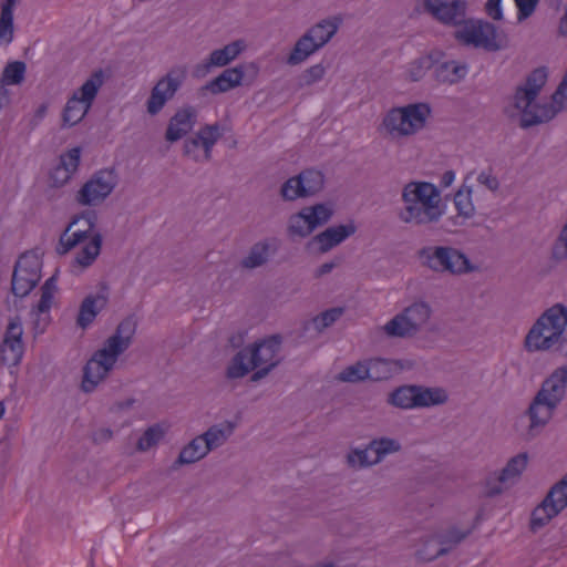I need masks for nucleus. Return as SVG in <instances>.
Masks as SVG:
<instances>
[{"label": "nucleus", "mask_w": 567, "mask_h": 567, "mask_svg": "<svg viewBox=\"0 0 567 567\" xmlns=\"http://www.w3.org/2000/svg\"><path fill=\"white\" fill-rule=\"evenodd\" d=\"M567 327V307L556 303L545 310L525 337L528 352L549 351Z\"/></svg>", "instance_id": "obj_6"}, {"label": "nucleus", "mask_w": 567, "mask_h": 567, "mask_svg": "<svg viewBox=\"0 0 567 567\" xmlns=\"http://www.w3.org/2000/svg\"><path fill=\"white\" fill-rule=\"evenodd\" d=\"M518 8L517 20L518 22H523L527 18H529L538 3V0H514Z\"/></svg>", "instance_id": "obj_57"}, {"label": "nucleus", "mask_w": 567, "mask_h": 567, "mask_svg": "<svg viewBox=\"0 0 567 567\" xmlns=\"http://www.w3.org/2000/svg\"><path fill=\"white\" fill-rule=\"evenodd\" d=\"M449 400L447 392L443 388H429L414 384L415 409L431 408L445 404Z\"/></svg>", "instance_id": "obj_23"}, {"label": "nucleus", "mask_w": 567, "mask_h": 567, "mask_svg": "<svg viewBox=\"0 0 567 567\" xmlns=\"http://www.w3.org/2000/svg\"><path fill=\"white\" fill-rule=\"evenodd\" d=\"M209 453V450L204 442L202 435L193 439L179 453L175 464L186 465L195 463Z\"/></svg>", "instance_id": "obj_29"}, {"label": "nucleus", "mask_w": 567, "mask_h": 567, "mask_svg": "<svg viewBox=\"0 0 567 567\" xmlns=\"http://www.w3.org/2000/svg\"><path fill=\"white\" fill-rule=\"evenodd\" d=\"M340 264H341V258H336L334 260H331L329 262H324V264L320 265L315 272V277L320 278L324 275L330 274Z\"/></svg>", "instance_id": "obj_61"}, {"label": "nucleus", "mask_w": 567, "mask_h": 567, "mask_svg": "<svg viewBox=\"0 0 567 567\" xmlns=\"http://www.w3.org/2000/svg\"><path fill=\"white\" fill-rule=\"evenodd\" d=\"M104 82L103 71L96 70L68 100L62 111V127H72L89 113Z\"/></svg>", "instance_id": "obj_9"}, {"label": "nucleus", "mask_w": 567, "mask_h": 567, "mask_svg": "<svg viewBox=\"0 0 567 567\" xmlns=\"http://www.w3.org/2000/svg\"><path fill=\"white\" fill-rule=\"evenodd\" d=\"M27 65L22 61H12L7 63L4 66L0 84L7 85H19L24 81Z\"/></svg>", "instance_id": "obj_43"}, {"label": "nucleus", "mask_w": 567, "mask_h": 567, "mask_svg": "<svg viewBox=\"0 0 567 567\" xmlns=\"http://www.w3.org/2000/svg\"><path fill=\"white\" fill-rule=\"evenodd\" d=\"M546 497L555 508L554 514H559L567 507V474L550 487Z\"/></svg>", "instance_id": "obj_41"}, {"label": "nucleus", "mask_w": 567, "mask_h": 567, "mask_svg": "<svg viewBox=\"0 0 567 567\" xmlns=\"http://www.w3.org/2000/svg\"><path fill=\"white\" fill-rule=\"evenodd\" d=\"M22 334H23V329H22L21 318L19 316H16L14 318H11L9 320L3 340L22 341Z\"/></svg>", "instance_id": "obj_56"}, {"label": "nucleus", "mask_w": 567, "mask_h": 567, "mask_svg": "<svg viewBox=\"0 0 567 567\" xmlns=\"http://www.w3.org/2000/svg\"><path fill=\"white\" fill-rule=\"evenodd\" d=\"M392 364H399V361H390L381 358L372 359L367 363L368 380L381 381L392 375Z\"/></svg>", "instance_id": "obj_44"}, {"label": "nucleus", "mask_w": 567, "mask_h": 567, "mask_svg": "<svg viewBox=\"0 0 567 567\" xmlns=\"http://www.w3.org/2000/svg\"><path fill=\"white\" fill-rule=\"evenodd\" d=\"M307 215L303 209L299 210L296 214H292L288 220V235L290 237H300L306 238L312 234L313 229L308 221Z\"/></svg>", "instance_id": "obj_42"}, {"label": "nucleus", "mask_w": 567, "mask_h": 567, "mask_svg": "<svg viewBox=\"0 0 567 567\" xmlns=\"http://www.w3.org/2000/svg\"><path fill=\"white\" fill-rule=\"evenodd\" d=\"M23 351V341L3 340L0 346V361L4 365L16 367L21 362Z\"/></svg>", "instance_id": "obj_34"}, {"label": "nucleus", "mask_w": 567, "mask_h": 567, "mask_svg": "<svg viewBox=\"0 0 567 567\" xmlns=\"http://www.w3.org/2000/svg\"><path fill=\"white\" fill-rule=\"evenodd\" d=\"M312 229L327 224L333 216V206L330 203H319L302 208Z\"/></svg>", "instance_id": "obj_32"}, {"label": "nucleus", "mask_w": 567, "mask_h": 567, "mask_svg": "<svg viewBox=\"0 0 567 567\" xmlns=\"http://www.w3.org/2000/svg\"><path fill=\"white\" fill-rule=\"evenodd\" d=\"M246 48L244 40L233 41L221 49H216L210 52L208 59L203 63L195 65L193 75L195 78L206 76L212 68H224L234 61Z\"/></svg>", "instance_id": "obj_16"}, {"label": "nucleus", "mask_w": 567, "mask_h": 567, "mask_svg": "<svg viewBox=\"0 0 567 567\" xmlns=\"http://www.w3.org/2000/svg\"><path fill=\"white\" fill-rule=\"evenodd\" d=\"M136 328V318L133 315L125 317L114 333L104 341L103 347L93 353L83 367L81 390L84 393L93 392L107 378L118 357L131 347Z\"/></svg>", "instance_id": "obj_2"}, {"label": "nucleus", "mask_w": 567, "mask_h": 567, "mask_svg": "<svg viewBox=\"0 0 567 567\" xmlns=\"http://www.w3.org/2000/svg\"><path fill=\"white\" fill-rule=\"evenodd\" d=\"M430 115L431 107L427 103L393 107L384 115L381 126L392 137L409 136L422 130Z\"/></svg>", "instance_id": "obj_7"}, {"label": "nucleus", "mask_w": 567, "mask_h": 567, "mask_svg": "<svg viewBox=\"0 0 567 567\" xmlns=\"http://www.w3.org/2000/svg\"><path fill=\"white\" fill-rule=\"evenodd\" d=\"M117 182L118 176L114 168L100 169L76 192L75 202L82 206H99L112 194Z\"/></svg>", "instance_id": "obj_11"}, {"label": "nucleus", "mask_w": 567, "mask_h": 567, "mask_svg": "<svg viewBox=\"0 0 567 567\" xmlns=\"http://www.w3.org/2000/svg\"><path fill=\"white\" fill-rule=\"evenodd\" d=\"M357 231V227L353 221L346 225H338L328 227L323 231L312 237L309 244H318V250L320 254H326L336 246L340 245L348 237L352 236Z\"/></svg>", "instance_id": "obj_19"}, {"label": "nucleus", "mask_w": 567, "mask_h": 567, "mask_svg": "<svg viewBox=\"0 0 567 567\" xmlns=\"http://www.w3.org/2000/svg\"><path fill=\"white\" fill-rule=\"evenodd\" d=\"M566 389L567 365H563L555 369L551 374L543 381L536 395L559 405L566 395Z\"/></svg>", "instance_id": "obj_18"}, {"label": "nucleus", "mask_w": 567, "mask_h": 567, "mask_svg": "<svg viewBox=\"0 0 567 567\" xmlns=\"http://www.w3.org/2000/svg\"><path fill=\"white\" fill-rule=\"evenodd\" d=\"M557 406L558 405L555 404L554 402H549L545 399H542L538 395H535L525 414L520 419L524 420L525 417H528L529 420V424L520 433V436L525 441H530L535 439L537 435H539L540 432L553 417V414Z\"/></svg>", "instance_id": "obj_15"}, {"label": "nucleus", "mask_w": 567, "mask_h": 567, "mask_svg": "<svg viewBox=\"0 0 567 567\" xmlns=\"http://www.w3.org/2000/svg\"><path fill=\"white\" fill-rule=\"evenodd\" d=\"M401 197L404 207L399 212V218L404 224L431 226L444 214L441 193L432 183L412 181L404 185Z\"/></svg>", "instance_id": "obj_3"}, {"label": "nucleus", "mask_w": 567, "mask_h": 567, "mask_svg": "<svg viewBox=\"0 0 567 567\" xmlns=\"http://www.w3.org/2000/svg\"><path fill=\"white\" fill-rule=\"evenodd\" d=\"M441 56L442 52L435 51L426 55L420 56L419 59L411 62L408 70V75L410 80L413 82H417L421 79H423L427 70L433 68L434 64L439 62Z\"/></svg>", "instance_id": "obj_31"}, {"label": "nucleus", "mask_w": 567, "mask_h": 567, "mask_svg": "<svg viewBox=\"0 0 567 567\" xmlns=\"http://www.w3.org/2000/svg\"><path fill=\"white\" fill-rule=\"evenodd\" d=\"M241 73V84L250 85L258 76L259 66L255 62L241 63L235 66Z\"/></svg>", "instance_id": "obj_53"}, {"label": "nucleus", "mask_w": 567, "mask_h": 567, "mask_svg": "<svg viewBox=\"0 0 567 567\" xmlns=\"http://www.w3.org/2000/svg\"><path fill=\"white\" fill-rule=\"evenodd\" d=\"M326 74V68L321 64H315L308 69H306L298 78V87L302 89L306 86H311L318 81L322 80Z\"/></svg>", "instance_id": "obj_48"}, {"label": "nucleus", "mask_w": 567, "mask_h": 567, "mask_svg": "<svg viewBox=\"0 0 567 567\" xmlns=\"http://www.w3.org/2000/svg\"><path fill=\"white\" fill-rule=\"evenodd\" d=\"M278 250L277 239H264L255 243L246 257H244L239 265L243 269L251 270L265 266L271 255Z\"/></svg>", "instance_id": "obj_20"}, {"label": "nucleus", "mask_w": 567, "mask_h": 567, "mask_svg": "<svg viewBox=\"0 0 567 567\" xmlns=\"http://www.w3.org/2000/svg\"><path fill=\"white\" fill-rule=\"evenodd\" d=\"M320 50L319 45L312 42L307 33L302 34L295 43L293 49L287 58V64L298 65L305 62L310 55Z\"/></svg>", "instance_id": "obj_30"}, {"label": "nucleus", "mask_w": 567, "mask_h": 567, "mask_svg": "<svg viewBox=\"0 0 567 567\" xmlns=\"http://www.w3.org/2000/svg\"><path fill=\"white\" fill-rule=\"evenodd\" d=\"M422 265L435 272L464 275L477 269L465 254L451 246H427L417 251Z\"/></svg>", "instance_id": "obj_8"}, {"label": "nucleus", "mask_w": 567, "mask_h": 567, "mask_svg": "<svg viewBox=\"0 0 567 567\" xmlns=\"http://www.w3.org/2000/svg\"><path fill=\"white\" fill-rule=\"evenodd\" d=\"M276 367H278V362L257 368V370L250 377V382H259L261 379L266 378Z\"/></svg>", "instance_id": "obj_60"}, {"label": "nucleus", "mask_w": 567, "mask_h": 567, "mask_svg": "<svg viewBox=\"0 0 567 567\" xmlns=\"http://www.w3.org/2000/svg\"><path fill=\"white\" fill-rule=\"evenodd\" d=\"M17 0H4L0 14V39L10 43L13 40V8Z\"/></svg>", "instance_id": "obj_38"}, {"label": "nucleus", "mask_w": 567, "mask_h": 567, "mask_svg": "<svg viewBox=\"0 0 567 567\" xmlns=\"http://www.w3.org/2000/svg\"><path fill=\"white\" fill-rule=\"evenodd\" d=\"M97 221V213L86 209L75 215L64 231L61 234L55 248L59 255H65L79 244L89 238Z\"/></svg>", "instance_id": "obj_14"}, {"label": "nucleus", "mask_w": 567, "mask_h": 567, "mask_svg": "<svg viewBox=\"0 0 567 567\" xmlns=\"http://www.w3.org/2000/svg\"><path fill=\"white\" fill-rule=\"evenodd\" d=\"M472 533V528L461 532L457 528H451L446 534L439 536V544L441 547L435 555L427 557L424 550H419L417 556L421 559L431 561L437 557L449 554L457 544L464 540Z\"/></svg>", "instance_id": "obj_26"}, {"label": "nucleus", "mask_w": 567, "mask_h": 567, "mask_svg": "<svg viewBox=\"0 0 567 567\" xmlns=\"http://www.w3.org/2000/svg\"><path fill=\"white\" fill-rule=\"evenodd\" d=\"M454 203L458 214L449 218L444 224V228L450 231L452 227L463 225V223L458 221L460 218L467 219L474 215L475 208L472 202V187L463 184L454 196Z\"/></svg>", "instance_id": "obj_22"}, {"label": "nucleus", "mask_w": 567, "mask_h": 567, "mask_svg": "<svg viewBox=\"0 0 567 567\" xmlns=\"http://www.w3.org/2000/svg\"><path fill=\"white\" fill-rule=\"evenodd\" d=\"M107 297L104 295H89L86 296L79 309L76 317V324L81 329H86L96 318V316L106 307Z\"/></svg>", "instance_id": "obj_21"}, {"label": "nucleus", "mask_w": 567, "mask_h": 567, "mask_svg": "<svg viewBox=\"0 0 567 567\" xmlns=\"http://www.w3.org/2000/svg\"><path fill=\"white\" fill-rule=\"evenodd\" d=\"M501 2L502 0H487L485 4V11L493 20L499 21L503 19Z\"/></svg>", "instance_id": "obj_59"}, {"label": "nucleus", "mask_w": 567, "mask_h": 567, "mask_svg": "<svg viewBox=\"0 0 567 567\" xmlns=\"http://www.w3.org/2000/svg\"><path fill=\"white\" fill-rule=\"evenodd\" d=\"M344 309L341 307H336L328 309L321 312L319 316L313 318L315 328L318 331H322L323 329L333 324L342 315Z\"/></svg>", "instance_id": "obj_51"}, {"label": "nucleus", "mask_w": 567, "mask_h": 567, "mask_svg": "<svg viewBox=\"0 0 567 567\" xmlns=\"http://www.w3.org/2000/svg\"><path fill=\"white\" fill-rule=\"evenodd\" d=\"M305 186L297 176L288 178L280 188V195L285 200H295L303 196Z\"/></svg>", "instance_id": "obj_46"}, {"label": "nucleus", "mask_w": 567, "mask_h": 567, "mask_svg": "<svg viewBox=\"0 0 567 567\" xmlns=\"http://www.w3.org/2000/svg\"><path fill=\"white\" fill-rule=\"evenodd\" d=\"M368 450H371L374 453V462L379 464L386 455L399 452L401 450V444L394 439L380 437L370 441Z\"/></svg>", "instance_id": "obj_40"}, {"label": "nucleus", "mask_w": 567, "mask_h": 567, "mask_svg": "<svg viewBox=\"0 0 567 567\" xmlns=\"http://www.w3.org/2000/svg\"><path fill=\"white\" fill-rule=\"evenodd\" d=\"M528 462L527 453H519L512 457L498 475L499 483L514 482L520 476Z\"/></svg>", "instance_id": "obj_35"}, {"label": "nucleus", "mask_w": 567, "mask_h": 567, "mask_svg": "<svg viewBox=\"0 0 567 567\" xmlns=\"http://www.w3.org/2000/svg\"><path fill=\"white\" fill-rule=\"evenodd\" d=\"M554 353L567 358V333L563 332L550 350Z\"/></svg>", "instance_id": "obj_63"}, {"label": "nucleus", "mask_w": 567, "mask_h": 567, "mask_svg": "<svg viewBox=\"0 0 567 567\" xmlns=\"http://www.w3.org/2000/svg\"><path fill=\"white\" fill-rule=\"evenodd\" d=\"M187 76L186 65L173 66L162 76L151 91L146 102V110L150 115L158 114L166 102L174 97Z\"/></svg>", "instance_id": "obj_13"}, {"label": "nucleus", "mask_w": 567, "mask_h": 567, "mask_svg": "<svg viewBox=\"0 0 567 567\" xmlns=\"http://www.w3.org/2000/svg\"><path fill=\"white\" fill-rule=\"evenodd\" d=\"M467 74V64L456 61L440 63L434 71L435 79L442 83L455 84L462 81Z\"/></svg>", "instance_id": "obj_27"}, {"label": "nucleus", "mask_w": 567, "mask_h": 567, "mask_svg": "<svg viewBox=\"0 0 567 567\" xmlns=\"http://www.w3.org/2000/svg\"><path fill=\"white\" fill-rule=\"evenodd\" d=\"M42 262L33 251H25L14 264L11 278V292L17 298L27 297L41 279Z\"/></svg>", "instance_id": "obj_12"}, {"label": "nucleus", "mask_w": 567, "mask_h": 567, "mask_svg": "<svg viewBox=\"0 0 567 567\" xmlns=\"http://www.w3.org/2000/svg\"><path fill=\"white\" fill-rule=\"evenodd\" d=\"M455 179V173L454 171H446L444 172V174L442 175V178H441V185L443 187H449Z\"/></svg>", "instance_id": "obj_64"}, {"label": "nucleus", "mask_w": 567, "mask_h": 567, "mask_svg": "<svg viewBox=\"0 0 567 567\" xmlns=\"http://www.w3.org/2000/svg\"><path fill=\"white\" fill-rule=\"evenodd\" d=\"M199 146H200V141L197 135L195 137L187 138L184 142L183 154L185 156L190 157L195 162H200V157L197 153V148Z\"/></svg>", "instance_id": "obj_58"}, {"label": "nucleus", "mask_w": 567, "mask_h": 567, "mask_svg": "<svg viewBox=\"0 0 567 567\" xmlns=\"http://www.w3.org/2000/svg\"><path fill=\"white\" fill-rule=\"evenodd\" d=\"M282 337L272 334L258 340L252 344L239 350L230 360L227 370V379H240L247 375L251 370L261 365L281 362L278 354L281 350Z\"/></svg>", "instance_id": "obj_5"}, {"label": "nucleus", "mask_w": 567, "mask_h": 567, "mask_svg": "<svg viewBox=\"0 0 567 567\" xmlns=\"http://www.w3.org/2000/svg\"><path fill=\"white\" fill-rule=\"evenodd\" d=\"M338 380L351 383L368 380L367 363L358 362L346 368L339 373Z\"/></svg>", "instance_id": "obj_50"}, {"label": "nucleus", "mask_w": 567, "mask_h": 567, "mask_svg": "<svg viewBox=\"0 0 567 567\" xmlns=\"http://www.w3.org/2000/svg\"><path fill=\"white\" fill-rule=\"evenodd\" d=\"M80 155L81 150L80 147H74L66 152L65 154L61 155V167H58V172L61 169L64 171L65 176L64 179H69L71 174H73L80 164Z\"/></svg>", "instance_id": "obj_49"}, {"label": "nucleus", "mask_w": 567, "mask_h": 567, "mask_svg": "<svg viewBox=\"0 0 567 567\" xmlns=\"http://www.w3.org/2000/svg\"><path fill=\"white\" fill-rule=\"evenodd\" d=\"M236 424L230 421H225L220 424L210 426L205 433L202 434L209 452L221 446L234 433Z\"/></svg>", "instance_id": "obj_28"}, {"label": "nucleus", "mask_w": 567, "mask_h": 567, "mask_svg": "<svg viewBox=\"0 0 567 567\" xmlns=\"http://www.w3.org/2000/svg\"><path fill=\"white\" fill-rule=\"evenodd\" d=\"M199 141H212V143H217V141L223 136V128L218 123L215 124H206L204 125L196 134Z\"/></svg>", "instance_id": "obj_55"}, {"label": "nucleus", "mask_w": 567, "mask_h": 567, "mask_svg": "<svg viewBox=\"0 0 567 567\" xmlns=\"http://www.w3.org/2000/svg\"><path fill=\"white\" fill-rule=\"evenodd\" d=\"M56 276L53 275L41 286V297L37 306L33 307L32 311H37L39 313L49 312L51 309L54 293L56 291Z\"/></svg>", "instance_id": "obj_45"}, {"label": "nucleus", "mask_w": 567, "mask_h": 567, "mask_svg": "<svg viewBox=\"0 0 567 567\" xmlns=\"http://www.w3.org/2000/svg\"><path fill=\"white\" fill-rule=\"evenodd\" d=\"M370 450H368V446L365 449H363V450H361V449L352 450L347 455L348 464L350 466H355L358 464L359 467H368V466L378 464L377 462H374V457L373 458H369V456H368V452Z\"/></svg>", "instance_id": "obj_52"}, {"label": "nucleus", "mask_w": 567, "mask_h": 567, "mask_svg": "<svg viewBox=\"0 0 567 567\" xmlns=\"http://www.w3.org/2000/svg\"><path fill=\"white\" fill-rule=\"evenodd\" d=\"M551 103H549L556 111V115L565 107L567 101V78L564 76L563 81L557 86L551 95Z\"/></svg>", "instance_id": "obj_54"}, {"label": "nucleus", "mask_w": 567, "mask_h": 567, "mask_svg": "<svg viewBox=\"0 0 567 567\" xmlns=\"http://www.w3.org/2000/svg\"><path fill=\"white\" fill-rule=\"evenodd\" d=\"M430 316L431 308L426 302H414L395 315L382 329L390 338H411L427 323Z\"/></svg>", "instance_id": "obj_10"}, {"label": "nucleus", "mask_w": 567, "mask_h": 567, "mask_svg": "<svg viewBox=\"0 0 567 567\" xmlns=\"http://www.w3.org/2000/svg\"><path fill=\"white\" fill-rule=\"evenodd\" d=\"M546 66L534 69L523 84L517 85L513 94V107L519 113V127L527 130L551 121L556 111L548 103H536L547 82Z\"/></svg>", "instance_id": "obj_4"}, {"label": "nucleus", "mask_w": 567, "mask_h": 567, "mask_svg": "<svg viewBox=\"0 0 567 567\" xmlns=\"http://www.w3.org/2000/svg\"><path fill=\"white\" fill-rule=\"evenodd\" d=\"M241 73L235 68L225 69L218 76L206 83L202 90H206L214 95L226 93L241 84Z\"/></svg>", "instance_id": "obj_24"}, {"label": "nucleus", "mask_w": 567, "mask_h": 567, "mask_svg": "<svg viewBox=\"0 0 567 567\" xmlns=\"http://www.w3.org/2000/svg\"><path fill=\"white\" fill-rule=\"evenodd\" d=\"M341 23V19L338 17L328 18L319 21L311 27L306 33L311 38L312 42L323 48L337 33Z\"/></svg>", "instance_id": "obj_25"}, {"label": "nucleus", "mask_w": 567, "mask_h": 567, "mask_svg": "<svg viewBox=\"0 0 567 567\" xmlns=\"http://www.w3.org/2000/svg\"><path fill=\"white\" fill-rule=\"evenodd\" d=\"M414 401V384H404L395 388L389 393L386 402L395 408L402 410L415 409Z\"/></svg>", "instance_id": "obj_33"}, {"label": "nucleus", "mask_w": 567, "mask_h": 567, "mask_svg": "<svg viewBox=\"0 0 567 567\" xmlns=\"http://www.w3.org/2000/svg\"><path fill=\"white\" fill-rule=\"evenodd\" d=\"M301 183L305 186L303 196L310 197L323 189L324 175L317 169H305L299 175Z\"/></svg>", "instance_id": "obj_39"}, {"label": "nucleus", "mask_w": 567, "mask_h": 567, "mask_svg": "<svg viewBox=\"0 0 567 567\" xmlns=\"http://www.w3.org/2000/svg\"><path fill=\"white\" fill-rule=\"evenodd\" d=\"M163 436L164 431L158 424L150 426L140 437L137 442V450L142 452L150 450L156 445Z\"/></svg>", "instance_id": "obj_47"}, {"label": "nucleus", "mask_w": 567, "mask_h": 567, "mask_svg": "<svg viewBox=\"0 0 567 567\" xmlns=\"http://www.w3.org/2000/svg\"><path fill=\"white\" fill-rule=\"evenodd\" d=\"M423 9L444 25H462L454 32L455 39L462 44L483 48L488 52H496L505 47L493 23L466 20V0H423Z\"/></svg>", "instance_id": "obj_1"}, {"label": "nucleus", "mask_w": 567, "mask_h": 567, "mask_svg": "<svg viewBox=\"0 0 567 567\" xmlns=\"http://www.w3.org/2000/svg\"><path fill=\"white\" fill-rule=\"evenodd\" d=\"M555 511L551 503H548L547 497H545L542 503L532 512L529 528L533 533H536L545 525H547L555 516L558 514H554Z\"/></svg>", "instance_id": "obj_37"}, {"label": "nucleus", "mask_w": 567, "mask_h": 567, "mask_svg": "<svg viewBox=\"0 0 567 567\" xmlns=\"http://www.w3.org/2000/svg\"><path fill=\"white\" fill-rule=\"evenodd\" d=\"M102 241L100 233L93 234L91 240L78 252L75 262L84 268L91 266L100 255Z\"/></svg>", "instance_id": "obj_36"}, {"label": "nucleus", "mask_w": 567, "mask_h": 567, "mask_svg": "<svg viewBox=\"0 0 567 567\" xmlns=\"http://www.w3.org/2000/svg\"><path fill=\"white\" fill-rule=\"evenodd\" d=\"M477 181L481 184L485 185L491 190H496L499 187V183H498L497 178L485 173V172H482L478 175Z\"/></svg>", "instance_id": "obj_62"}, {"label": "nucleus", "mask_w": 567, "mask_h": 567, "mask_svg": "<svg viewBox=\"0 0 567 567\" xmlns=\"http://www.w3.org/2000/svg\"><path fill=\"white\" fill-rule=\"evenodd\" d=\"M196 121L197 111L194 106L186 105L178 109L168 121L165 140L169 143H175L184 138L193 130Z\"/></svg>", "instance_id": "obj_17"}]
</instances>
